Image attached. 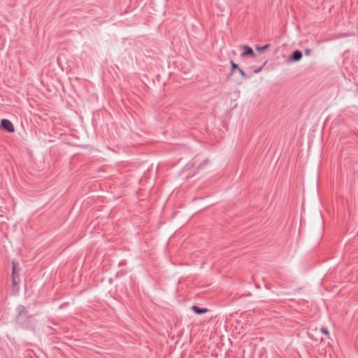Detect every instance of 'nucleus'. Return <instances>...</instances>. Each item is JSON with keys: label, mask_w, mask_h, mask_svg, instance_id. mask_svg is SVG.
I'll use <instances>...</instances> for the list:
<instances>
[{"label": "nucleus", "mask_w": 358, "mask_h": 358, "mask_svg": "<svg viewBox=\"0 0 358 358\" xmlns=\"http://www.w3.org/2000/svg\"><path fill=\"white\" fill-rule=\"evenodd\" d=\"M313 331H315V333H322V334H324L325 336H327V338H329L330 337V334L329 332V331L327 330V329L324 328V327H322L320 328V329H317V328H315V329H309L308 330V336L309 337L315 341H322L323 338L322 337H317V336H315L313 335Z\"/></svg>", "instance_id": "nucleus-1"}, {"label": "nucleus", "mask_w": 358, "mask_h": 358, "mask_svg": "<svg viewBox=\"0 0 358 358\" xmlns=\"http://www.w3.org/2000/svg\"><path fill=\"white\" fill-rule=\"evenodd\" d=\"M1 127L4 130H6L8 132H10V133L14 132V131H15L13 124H12V122L10 120H8L7 119L1 120Z\"/></svg>", "instance_id": "nucleus-2"}, {"label": "nucleus", "mask_w": 358, "mask_h": 358, "mask_svg": "<svg viewBox=\"0 0 358 358\" xmlns=\"http://www.w3.org/2000/svg\"><path fill=\"white\" fill-rule=\"evenodd\" d=\"M302 57V52L300 50H295L292 55L289 57V61L290 62H298Z\"/></svg>", "instance_id": "nucleus-3"}, {"label": "nucleus", "mask_w": 358, "mask_h": 358, "mask_svg": "<svg viewBox=\"0 0 358 358\" xmlns=\"http://www.w3.org/2000/svg\"><path fill=\"white\" fill-rule=\"evenodd\" d=\"M192 309L197 315H201V314L206 313L208 311V309L205 308H199L197 306H193L192 307Z\"/></svg>", "instance_id": "nucleus-4"}, {"label": "nucleus", "mask_w": 358, "mask_h": 358, "mask_svg": "<svg viewBox=\"0 0 358 358\" xmlns=\"http://www.w3.org/2000/svg\"><path fill=\"white\" fill-rule=\"evenodd\" d=\"M243 48L245 49V51L243 52H242L241 56H246V55L254 56L255 53H254V51L252 48H250L248 45H245L243 47Z\"/></svg>", "instance_id": "nucleus-5"}, {"label": "nucleus", "mask_w": 358, "mask_h": 358, "mask_svg": "<svg viewBox=\"0 0 358 358\" xmlns=\"http://www.w3.org/2000/svg\"><path fill=\"white\" fill-rule=\"evenodd\" d=\"M17 317L21 316L22 315H26L27 313V311L26 310V308L24 306H18L16 308Z\"/></svg>", "instance_id": "nucleus-6"}, {"label": "nucleus", "mask_w": 358, "mask_h": 358, "mask_svg": "<svg viewBox=\"0 0 358 358\" xmlns=\"http://www.w3.org/2000/svg\"><path fill=\"white\" fill-rule=\"evenodd\" d=\"M270 45L269 44H266L262 47H259V46H257L256 48V50L259 52V53H262L264 52V51H266L268 48H269Z\"/></svg>", "instance_id": "nucleus-7"}, {"label": "nucleus", "mask_w": 358, "mask_h": 358, "mask_svg": "<svg viewBox=\"0 0 358 358\" xmlns=\"http://www.w3.org/2000/svg\"><path fill=\"white\" fill-rule=\"evenodd\" d=\"M19 281H20V279H19L18 275L13 274L12 282H13V285H17Z\"/></svg>", "instance_id": "nucleus-8"}, {"label": "nucleus", "mask_w": 358, "mask_h": 358, "mask_svg": "<svg viewBox=\"0 0 358 358\" xmlns=\"http://www.w3.org/2000/svg\"><path fill=\"white\" fill-rule=\"evenodd\" d=\"M18 268L16 263H13V272L12 274L18 275Z\"/></svg>", "instance_id": "nucleus-9"}, {"label": "nucleus", "mask_w": 358, "mask_h": 358, "mask_svg": "<svg viewBox=\"0 0 358 358\" xmlns=\"http://www.w3.org/2000/svg\"><path fill=\"white\" fill-rule=\"evenodd\" d=\"M231 73L234 72V70L240 69L238 66V64H235L233 61H231Z\"/></svg>", "instance_id": "nucleus-10"}, {"label": "nucleus", "mask_w": 358, "mask_h": 358, "mask_svg": "<svg viewBox=\"0 0 358 358\" xmlns=\"http://www.w3.org/2000/svg\"><path fill=\"white\" fill-rule=\"evenodd\" d=\"M238 71L239 72V73L241 74L242 78H247V76H246L245 73L243 71V69H241L240 68V69H238Z\"/></svg>", "instance_id": "nucleus-11"}, {"label": "nucleus", "mask_w": 358, "mask_h": 358, "mask_svg": "<svg viewBox=\"0 0 358 358\" xmlns=\"http://www.w3.org/2000/svg\"><path fill=\"white\" fill-rule=\"evenodd\" d=\"M311 52H312V51H311V50H310V49H306V50H304V54H305V55H306V56H309V55H310Z\"/></svg>", "instance_id": "nucleus-12"}, {"label": "nucleus", "mask_w": 358, "mask_h": 358, "mask_svg": "<svg viewBox=\"0 0 358 358\" xmlns=\"http://www.w3.org/2000/svg\"><path fill=\"white\" fill-rule=\"evenodd\" d=\"M261 70H262V67H260V68H258V69H255V70L254 71V72H255V73H259V72L261 71Z\"/></svg>", "instance_id": "nucleus-13"}]
</instances>
